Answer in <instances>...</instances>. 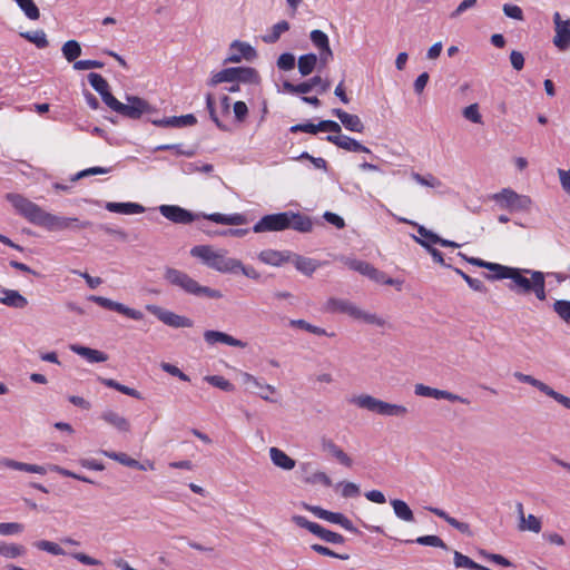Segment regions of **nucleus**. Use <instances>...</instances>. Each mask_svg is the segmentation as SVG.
Wrapping results in <instances>:
<instances>
[{
	"instance_id": "41",
	"label": "nucleus",
	"mask_w": 570,
	"mask_h": 570,
	"mask_svg": "<svg viewBox=\"0 0 570 570\" xmlns=\"http://www.w3.org/2000/svg\"><path fill=\"white\" fill-rule=\"evenodd\" d=\"M288 30H289V23L286 20H282V21L275 23L272 28V31L269 33L263 36L262 39L265 43H275L281 38V35Z\"/></svg>"
},
{
	"instance_id": "49",
	"label": "nucleus",
	"mask_w": 570,
	"mask_h": 570,
	"mask_svg": "<svg viewBox=\"0 0 570 570\" xmlns=\"http://www.w3.org/2000/svg\"><path fill=\"white\" fill-rule=\"evenodd\" d=\"M400 222L412 224L417 227V233L420 235L419 238L426 240L431 246L432 244H439L440 236L433 233L432 230L428 229L424 226L417 225L416 223H412L405 218H400Z\"/></svg>"
},
{
	"instance_id": "40",
	"label": "nucleus",
	"mask_w": 570,
	"mask_h": 570,
	"mask_svg": "<svg viewBox=\"0 0 570 570\" xmlns=\"http://www.w3.org/2000/svg\"><path fill=\"white\" fill-rule=\"evenodd\" d=\"M454 566L456 568H466L470 570H491L488 567L481 566L476 562H474L471 558L462 554L459 551H454Z\"/></svg>"
},
{
	"instance_id": "10",
	"label": "nucleus",
	"mask_w": 570,
	"mask_h": 570,
	"mask_svg": "<svg viewBox=\"0 0 570 570\" xmlns=\"http://www.w3.org/2000/svg\"><path fill=\"white\" fill-rule=\"evenodd\" d=\"M514 377L521 382V383H527L535 389H538L540 392L544 393L546 395L552 397L553 400H556L558 403H560L561 405H563L566 409H569L570 410V397L554 391L552 387H550L548 384H546L544 382L533 377L532 375H529V374H523L521 372H515L514 373Z\"/></svg>"
},
{
	"instance_id": "46",
	"label": "nucleus",
	"mask_w": 570,
	"mask_h": 570,
	"mask_svg": "<svg viewBox=\"0 0 570 570\" xmlns=\"http://www.w3.org/2000/svg\"><path fill=\"white\" fill-rule=\"evenodd\" d=\"M17 6L23 11L26 17L30 20H38L40 11L33 0H14Z\"/></svg>"
},
{
	"instance_id": "30",
	"label": "nucleus",
	"mask_w": 570,
	"mask_h": 570,
	"mask_svg": "<svg viewBox=\"0 0 570 570\" xmlns=\"http://www.w3.org/2000/svg\"><path fill=\"white\" fill-rule=\"evenodd\" d=\"M71 351L82 356L90 363H101L108 360V355L101 351L94 350L82 345H71Z\"/></svg>"
},
{
	"instance_id": "15",
	"label": "nucleus",
	"mask_w": 570,
	"mask_h": 570,
	"mask_svg": "<svg viewBox=\"0 0 570 570\" xmlns=\"http://www.w3.org/2000/svg\"><path fill=\"white\" fill-rule=\"evenodd\" d=\"M525 271L514 267L510 277L511 283L508 285L511 292L518 295H527L532 293V276L528 278Z\"/></svg>"
},
{
	"instance_id": "42",
	"label": "nucleus",
	"mask_w": 570,
	"mask_h": 570,
	"mask_svg": "<svg viewBox=\"0 0 570 570\" xmlns=\"http://www.w3.org/2000/svg\"><path fill=\"white\" fill-rule=\"evenodd\" d=\"M61 51L68 62H75L81 55V46L77 40H68L63 43Z\"/></svg>"
},
{
	"instance_id": "33",
	"label": "nucleus",
	"mask_w": 570,
	"mask_h": 570,
	"mask_svg": "<svg viewBox=\"0 0 570 570\" xmlns=\"http://www.w3.org/2000/svg\"><path fill=\"white\" fill-rule=\"evenodd\" d=\"M390 503L393 508L395 515L400 520L409 523L415 522L414 513L405 501L400 499H392Z\"/></svg>"
},
{
	"instance_id": "2",
	"label": "nucleus",
	"mask_w": 570,
	"mask_h": 570,
	"mask_svg": "<svg viewBox=\"0 0 570 570\" xmlns=\"http://www.w3.org/2000/svg\"><path fill=\"white\" fill-rule=\"evenodd\" d=\"M160 214L167 218L168 220L175 223V224H190L195 220H197L199 217H203L205 219H208L210 222L217 223V224H224V225H244L246 224L247 219L243 214H232V215H225L220 213H214V214H194L180 206L177 205H160L159 206Z\"/></svg>"
},
{
	"instance_id": "34",
	"label": "nucleus",
	"mask_w": 570,
	"mask_h": 570,
	"mask_svg": "<svg viewBox=\"0 0 570 570\" xmlns=\"http://www.w3.org/2000/svg\"><path fill=\"white\" fill-rule=\"evenodd\" d=\"M238 69L239 67H230L220 70L210 78L208 85L214 87L222 82H238Z\"/></svg>"
},
{
	"instance_id": "23",
	"label": "nucleus",
	"mask_w": 570,
	"mask_h": 570,
	"mask_svg": "<svg viewBox=\"0 0 570 570\" xmlns=\"http://www.w3.org/2000/svg\"><path fill=\"white\" fill-rule=\"evenodd\" d=\"M1 293L0 303L6 306L22 309L28 305V299L16 289L2 288Z\"/></svg>"
},
{
	"instance_id": "5",
	"label": "nucleus",
	"mask_w": 570,
	"mask_h": 570,
	"mask_svg": "<svg viewBox=\"0 0 570 570\" xmlns=\"http://www.w3.org/2000/svg\"><path fill=\"white\" fill-rule=\"evenodd\" d=\"M191 256L200 258L208 267L220 273H237L240 261L227 257L225 252H215L208 245H198L191 248Z\"/></svg>"
},
{
	"instance_id": "8",
	"label": "nucleus",
	"mask_w": 570,
	"mask_h": 570,
	"mask_svg": "<svg viewBox=\"0 0 570 570\" xmlns=\"http://www.w3.org/2000/svg\"><path fill=\"white\" fill-rule=\"evenodd\" d=\"M292 521L296 525L308 530L311 533L327 543L343 544L345 542V538L342 534L331 531L318 523L312 522L303 515H293Z\"/></svg>"
},
{
	"instance_id": "63",
	"label": "nucleus",
	"mask_w": 570,
	"mask_h": 570,
	"mask_svg": "<svg viewBox=\"0 0 570 570\" xmlns=\"http://www.w3.org/2000/svg\"><path fill=\"white\" fill-rule=\"evenodd\" d=\"M462 115L465 119L474 122V124H481L482 122V116L481 114L479 112V105L478 104H472L468 107H465L463 110H462Z\"/></svg>"
},
{
	"instance_id": "22",
	"label": "nucleus",
	"mask_w": 570,
	"mask_h": 570,
	"mask_svg": "<svg viewBox=\"0 0 570 570\" xmlns=\"http://www.w3.org/2000/svg\"><path fill=\"white\" fill-rule=\"evenodd\" d=\"M101 420L117 429L119 432L127 433L130 431V422L125 416L112 410L104 411L101 413Z\"/></svg>"
},
{
	"instance_id": "47",
	"label": "nucleus",
	"mask_w": 570,
	"mask_h": 570,
	"mask_svg": "<svg viewBox=\"0 0 570 570\" xmlns=\"http://www.w3.org/2000/svg\"><path fill=\"white\" fill-rule=\"evenodd\" d=\"M405 542L406 543L416 542V543H419L421 546H430V547H436V548H441V549L448 550L446 543L440 537L433 535V534L422 535V537H419L415 540H406Z\"/></svg>"
},
{
	"instance_id": "48",
	"label": "nucleus",
	"mask_w": 570,
	"mask_h": 570,
	"mask_svg": "<svg viewBox=\"0 0 570 570\" xmlns=\"http://www.w3.org/2000/svg\"><path fill=\"white\" fill-rule=\"evenodd\" d=\"M21 37L35 43L40 49H43L49 45L47 36L43 30L27 31L21 33Z\"/></svg>"
},
{
	"instance_id": "54",
	"label": "nucleus",
	"mask_w": 570,
	"mask_h": 570,
	"mask_svg": "<svg viewBox=\"0 0 570 570\" xmlns=\"http://www.w3.org/2000/svg\"><path fill=\"white\" fill-rule=\"evenodd\" d=\"M309 39L313 43V46L317 49H326V47L330 46L328 37L325 32L322 30L315 29L311 32Z\"/></svg>"
},
{
	"instance_id": "1",
	"label": "nucleus",
	"mask_w": 570,
	"mask_h": 570,
	"mask_svg": "<svg viewBox=\"0 0 570 570\" xmlns=\"http://www.w3.org/2000/svg\"><path fill=\"white\" fill-rule=\"evenodd\" d=\"M6 198L13 206L16 212L29 223L50 232L83 229L91 226L89 220L80 222L76 217H63L50 214L20 194H7Z\"/></svg>"
},
{
	"instance_id": "7",
	"label": "nucleus",
	"mask_w": 570,
	"mask_h": 570,
	"mask_svg": "<svg viewBox=\"0 0 570 570\" xmlns=\"http://www.w3.org/2000/svg\"><path fill=\"white\" fill-rule=\"evenodd\" d=\"M492 199L503 209L510 212H529L532 200L527 195H520L511 188H503L492 195Z\"/></svg>"
},
{
	"instance_id": "24",
	"label": "nucleus",
	"mask_w": 570,
	"mask_h": 570,
	"mask_svg": "<svg viewBox=\"0 0 570 570\" xmlns=\"http://www.w3.org/2000/svg\"><path fill=\"white\" fill-rule=\"evenodd\" d=\"M288 228L299 233H309L313 228L312 219L303 214L288 212Z\"/></svg>"
},
{
	"instance_id": "44",
	"label": "nucleus",
	"mask_w": 570,
	"mask_h": 570,
	"mask_svg": "<svg viewBox=\"0 0 570 570\" xmlns=\"http://www.w3.org/2000/svg\"><path fill=\"white\" fill-rule=\"evenodd\" d=\"M261 77L258 71L252 67H239L238 69V83L258 85Z\"/></svg>"
},
{
	"instance_id": "59",
	"label": "nucleus",
	"mask_w": 570,
	"mask_h": 570,
	"mask_svg": "<svg viewBox=\"0 0 570 570\" xmlns=\"http://www.w3.org/2000/svg\"><path fill=\"white\" fill-rule=\"evenodd\" d=\"M443 390L426 386L424 384H416L414 393L419 396L433 397L441 400Z\"/></svg>"
},
{
	"instance_id": "31",
	"label": "nucleus",
	"mask_w": 570,
	"mask_h": 570,
	"mask_svg": "<svg viewBox=\"0 0 570 570\" xmlns=\"http://www.w3.org/2000/svg\"><path fill=\"white\" fill-rule=\"evenodd\" d=\"M527 274L532 276V293L539 301L547 298L546 294V274L540 271L524 269Z\"/></svg>"
},
{
	"instance_id": "17",
	"label": "nucleus",
	"mask_w": 570,
	"mask_h": 570,
	"mask_svg": "<svg viewBox=\"0 0 570 570\" xmlns=\"http://www.w3.org/2000/svg\"><path fill=\"white\" fill-rule=\"evenodd\" d=\"M326 140L347 151L371 153L367 147L345 135H328L326 136Z\"/></svg>"
},
{
	"instance_id": "60",
	"label": "nucleus",
	"mask_w": 570,
	"mask_h": 570,
	"mask_svg": "<svg viewBox=\"0 0 570 570\" xmlns=\"http://www.w3.org/2000/svg\"><path fill=\"white\" fill-rule=\"evenodd\" d=\"M206 108L209 112L210 119L216 124V126L222 130H227V126L224 125L216 115L215 100L212 94L206 95Z\"/></svg>"
},
{
	"instance_id": "21",
	"label": "nucleus",
	"mask_w": 570,
	"mask_h": 570,
	"mask_svg": "<svg viewBox=\"0 0 570 570\" xmlns=\"http://www.w3.org/2000/svg\"><path fill=\"white\" fill-rule=\"evenodd\" d=\"M196 122H197V119L193 114L183 115V116L165 117L159 120H153V124L158 127H176V128L193 126Z\"/></svg>"
},
{
	"instance_id": "43",
	"label": "nucleus",
	"mask_w": 570,
	"mask_h": 570,
	"mask_svg": "<svg viewBox=\"0 0 570 570\" xmlns=\"http://www.w3.org/2000/svg\"><path fill=\"white\" fill-rule=\"evenodd\" d=\"M289 325L292 327H297L318 336L326 335L332 337L335 335L334 333H327L326 330L322 327L309 324L305 320H291Z\"/></svg>"
},
{
	"instance_id": "18",
	"label": "nucleus",
	"mask_w": 570,
	"mask_h": 570,
	"mask_svg": "<svg viewBox=\"0 0 570 570\" xmlns=\"http://www.w3.org/2000/svg\"><path fill=\"white\" fill-rule=\"evenodd\" d=\"M0 468H6V469H10V470H16V471H22V472H28V473H37V474H41V475L47 473L46 468L42 465L19 462L13 459L4 458V456L0 458Z\"/></svg>"
},
{
	"instance_id": "12",
	"label": "nucleus",
	"mask_w": 570,
	"mask_h": 570,
	"mask_svg": "<svg viewBox=\"0 0 570 570\" xmlns=\"http://www.w3.org/2000/svg\"><path fill=\"white\" fill-rule=\"evenodd\" d=\"M89 299L104 308L115 311L135 321H140L144 317V314L140 311L130 308L107 297L91 295Z\"/></svg>"
},
{
	"instance_id": "39",
	"label": "nucleus",
	"mask_w": 570,
	"mask_h": 570,
	"mask_svg": "<svg viewBox=\"0 0 570 570\" xmlns=\"http://www.w3.org/2000/svg\"><path fill=\"white\" fill-rule=\"evenodd\" d=\"M488 271L493 272V275L487 274L485 277L488 279H510L514 267L504 266L498 263H490V266H487Z\"/></svg>"
},
{
	"instance_id": "58",
	"label": "nucleus",
	"mask_w": 570,
	"mask_h": 570,
	"mask_svg": "<svg viewBox=\"0 0 570 570\" xmlns=\"http://www.w3.org/2000/svg\"><path fill=\"white\" fill-rule=\"evenodd\" d=\"M553 311L564 322H570V301L558 299L553 303Z\"/></svg>"
},
{
	"instance_id": "14",
	"label": "nucleus",
	"mask_w": 570,
	"mask_h": 570,
	"mask_svg": "<svg viewBox=\"0 0 570 570\" xmlns=\"http://www.w3.org/2000/svg\"><path fill=\"white\" fill-rule=\"evenodd\" d=\"M553 22L556 31L553 43L558 49L564 51L570 47V19L562 20L561 14L554 12Z\"/></svg>"
},
{
	"instance_id": "9",
	"label": "nucleus",
	"mask_w": 570,
	"mask_h": 570,
	"mask_svg": "<svg viewBox=\"0 0 570 570\" xmlns=\"http://www.w3.org/2000/svg\"><path fill=\"white\" fill-rule=\"evenodd\" d=\"M146 309L156 316L160 322L173 328L191 327L194 325V321L191 318L184 315H178L155 304L146 305Z\"/></svg>"
},
{
	"instance_id": "50",
	"label": "nucleus",
	"mask_w": 570,
	"mask_h": 570,
	"mask_svg": "<svg viewBox=\"0 0 570 570\" xmlns=\"http://www.w3.org/2000/svg\"><path fill=\"white\" fill-rule=\"evenodd\" d=\"M341 261L346 265L350 269L360 273L365 276V274L370 271L371 264L365 261H360L350 257H342Z\"/></svg>"
},
{
	"instance_id": "4",
	"label": "nucleus",
	"mask_w": 570,
	"mask_h": 570,
	"mask_svg": "<svg viewBox=\"0 0 570 570\" xmlns=\"http://www.w3.org/2000/svg\"><path fill=\"white\" fill-rule=\"evenodd\" d=\"M102 101L117 114L129 118L139 119L144 114H148L153 110L147 100L137 96H126V104L120 102L110 90L101 95Z\"/></svg>"
},
{
	"instance_id": "51",
	"label": "nucleus",
	"mask_w": 570,
	"mask_h": 570,
	"mask_svg": "<svg viewBox=\"0 0 570 570\" xmlns=\"http://www.w3.org/2000/svg\"><path fill=\"white\" fill-rule=\"evenodd\" d=\"M341 261L346 265L350 269L360 273L365 276V274L370 271L371 264L365 261H360L350 257H342Z\"/></svg>"
},
{
	"instance_id": "28",
	"label": "nucleus",
	"mask_w": 570,
	"mask_h": 570,
	"mask_svg": "<svg viewBox=\"0 0 570 570\" xmlns=\"http://www.w3.org/2000/svg\"><path fill=\"white\" fill-rule=\"evenodd\" d=\"M269 458L274 465L285 471L293 470L296 465L295 460L278 448L269 449Z\"/></svg>"
},
{
	"instance_id": "16",
	"label": "nucleus",
	"mask_w": 570,
	"mask_h": 570,
	"mask_svg": "<svg viewBox=\"0 0 570 570\" xmlns=\"http://www.w3.org/2000/svg\"><path fill=\"white\" fill-rule=\"evenodd\" d=\"M204 340L208 345H215L217 343H223L234 347L244 348L247 346L246 342H243L238 338H235L224 332L207 330L204 332Z\"/></svg>"
},
{
	"instance_id": "13",
	"label": "nucleus",
	"mask_w": 570,
	"mask_h": 570,
	"mask_svg": "<svg viewBox=\"0 0 570 570\" xmlns=\"http://www.w3.org/2000/svg\"><path fill=\"white\" fill-rule=\"evenodd\" d=\"M257 57V52L249 43L234 40L229 46V55L225 59V63H238L243 59L252 61Z\"/></svg>"
},
{
	"instance_id": "25",
	"label": "nucleus",
	"mask_w": 570,
	"mask_h": 570,
	"mask_svg": "<svg viewBox=\"0 0 570 570\" xmlns=\"http://www.w3.org/2000/svg\"><path fill=\"white\" fill-rule=\"evenodd\" d=\"M315 82H322V78L320 76H314L313 78L308 79L307 81L301 82L298 85H294L288 80H285L283 82V89L287 94L292 95H305L309 92L314 87Z\"/></svg>"
},
{
	"instance_id": "6",
	"label": "nucleus",
	"mask_w": 570,
	"mask_h": 570,
	"mask_svg": "<svg viewBox=\"0 0 570 570\" xmlns=\"http://www.w3.org/2000/svg\"><path fill=\"white\" fill-rule=\"evenodd\" d=\"M350 403L383 416L404 417L409 412L404 405L389 403L370 394L353 396L350 399Z\"/></svg>"
},
{
	"instance_id": "11",
	"label": "nucleus",
	"mask_w": 570,
	"mask_h": 570,
	"mask_svg": "<svg viewBox=\"0 0 570 570\" xmlns=\"http://www.w3.org/2000/svg\"><path fill=\"white\" fill-rule=\"evenodd\" d=\"M288 228V212L263 216L253 227L254 233L281 232Z\"/></svg>"
},
{
	"instance_id": "52",
	"label": "nucleus",
	"mask_w": 570,
	"mask_h": 570,
	"mask_svg": "<svg viewBox=\"0 0 570 570\" xmlns=\"http://www.w3.org/2000/svg\"><path fill=\"white\" fill-rule=\"evenodd\" d=\"M88 81L91 87L101 96L104 92L109 90V83L107 80L99 73L90 72L88 75Z\"/></svg>"
},
{
	"instance_id": "3",
	"label": "nucleus",
	"mask_w": 570,
	"mask_h": 570,
	"mask_svg": "<svg viewBox=\"0 0 570 570\" xmlns=\"http://www.w3.org/2000/svg\"><path fill=\"white\" fill-rule=\"evenodd\" d=\"M164 277L170 285L181 288L185 293L189 295H194L197 297L204 296L208 298L223 297L220 291L198 284L188 274L179 269L167 267Z\"/></svg>"
},
{
	"instance_id": "61",
	"label": "nucleus",
	"mask_w": 570,
	"mask_h": 570,
	"mask_svg": "<svg viewBox=\"0 0 570 570\" xmlns=\"http://www.w3.org/2000/svg\"><path fill=\"white\" fill-rule=\"evenodd\" d=\"M519 529L522 530V531L523 530H529V531H532L534 533H539L541 531V521L535 515L529 514L525 518V522L521 521V523L519 525Z\"/></svg>"
},
{
	"instance_id": "29",
	"label": "nucleus",
	"mask_w": 570,
	"mask_h": 570,
	"mask_svg": "<svg viewBox=\"0 0 570 570\" xmlns=\"http://www.w3.org/2000/svg\"><path fill=\"white\" fill-rule=\"evenodd\" d=\"M258 258L265 264L279 266L291 259V253L278 252L275 249H265L259 253Z\"/></svg>"
},
{
	"instance_id": "37",
	"label": "nucleus",
	"mask_w": 570,
	"mask_h": 570,
	"mask_svg": "<svg viewBox=\"0 0 570 570\" xmlns=\"http://www.w3.org/2000/svg\"><path fill=\"white\" fill-rule=\"evenodd\" d=\"M318 58L315 53H306L298 58L297 67L299 73L305 77L313 72L317 65Z\"/></svg>"
},
{
	"instance_id": "64",
	"label": "nucleus",
	"mask_w": 570,
	"mask_h": 570,
	"mask_svg": "<svg viewBox=\"0 0 570 570\" xmlns=\"http://www.w3.org/2000/svg\"><path fill=\"white\" fill-rule=\"evenodd\" d=\"M304 481L308 484L322 483L325 487L332 485V480L330 479V476L325 472H321V471L315 472L308 476H305Z\"/></svg>"
},
{
	"instance_id": "62",
	"label": "nucleus",
	"mask_w": 570,
	"mask_h": 570,
	"mask_svg": "<svg viewBox=\"0 0 570 570\" xmlns=\"http://www.w3.org/2000/svg\"><path fill=\"white\" fill-rule=\"evenodd\" d=\"M278 69L289 71L295 67V56L291 52L282 53L276 62Z\"/></svg>"
},
{
	"instance_id": "38",
	"label": "nucleus",
	"mask_w": 570,
	"mask_h": 570,
	"mask_svg": "<svg viewBox=\"0 0 570 570\" xmlns=\"http://www.w3.org/2000/svg\"><path fill=\"white\" fill-rule=\"evenodd\" d=\"M240 376H242L243 384L250 392H254L256 389L265 390V391H268L269 393L276 392V389L273 385L263 384L262 382L258 381V379H256L255 376H253L249 373L244 372V373H242Z\"/></svg>"
},
{
	"instance_id": "36",
	"label": "nucleus",
	"mask_w": 570,
	"mask_h": 570,
	"mask_svg": "<svg viewBox=\"0 0 570 570\" xmlns=\"http://www.w3.org/2000/svg\"><path fill=\"white\" fill-rule=\"evenodd\" d=\"M101 453L104 455H106L107 458L112 459L125 466L138 469V470H145V464L140 463L136 459L128 456L126 453L109 452V451H101Z\"/></svg>"
},
{
	"instance_id": "32",
	"label": "nucleus",
	"mask_w": 570,
	"mask_h": 570,
	"mask_svg": "<svg viewBox=\"0 0 570 570\" xmlns=\"http://www.w3.org/2000/svg\"><path fill=\"white\" fill-rule=\"evenodd\" d=\"M288 262H292L297 271L307 276H311L318 267L316 261L297 254H291V259Z\"/></svg>"
},
{
	"instance_id": "19",
	"label": "nucleus",
	"mask_w": 570,
	"mask_h": 570,
	"mask_svg": "<svg viewBox=\"0 0 570 570\" xmlns=\"http://www.w3.org/2000/svg\"><path fill=\"white\" fill-rule=\"evenodd\" d=\"M332 114L340 119L342 125L350 131L363 132L364 124L357 115H352L341 108H334Z\"/></svg>"
},
{
	"instance_id": "26",
	"label": "nucleus",
	"mask_w": 570,
	"mask_h": 570,
	"mask_svg": "<svg viewBox=\"0 0 570 570\" xmlns=\"http://www.w3.org/2000/svg\"><path fill=\"white\" fill-rule=\"evenodd\" d=\"M322 449L328 453H331L341 464L351 468L353 464V460L340 448L337 446L331 439L323 438L322 439Z\"/></svg>"
},
{
	"instance_id": "35",
	"label": "nucleus",
	"mask_w": 570,
	"mask_h": 570,
	"mask_svg": "<svg viewBox=\"0 0 570 570\" xmlns=\"http://www.w3.org/2000/svg\"><path fill=\"white\" fill-rule=\"evenodd\" d=\"M304 508L308 511H311L314 515H316L320 519L326 520L331 523L340 524L344 514L340 512H332L328 510H325L318 505H309L304 504Z\"/></svg>"
},
{
	"instance_id": "56",
	"label": "nucleus",
	"mask_w": 570,
	"mask_h": 570,
	"mask_svg": "<svg viewBox=\"0 0 570 570\" xmlns=\"http://www.w3.org/2000/svg\"><path fill=\"white\" fill-rule=\"evenodd\" d=\"M354 318L377 326H384L386 324L385 320H383L382 317L377 316L376 314L364 312L361 308H357V313L355 314Z\"/></svg>"
},
{
	"instance_id": "20",
	"label": "nucleus",
	"mask_w": 570,
	"mask_h": 570,
	"mask_svg": "<svg viewBox=\"0 0 570 570\" xmlns=\"http://www.w3.org/2000/svg\"><path fill=\"white\" fill-rule=\"evenodd\" d=\"M357 306L347 299H341L331 297L325 305V311L330 313H342L347 314L351 317H355L357 313Z\"/></svg>"
},
{
	"instance_id": "53",
	"label": "nucleus",
	"mask_w": 570,
	"mask_h": 570,
	"mask_svg": "<svg viewBox=\"0 0 570 570\" xmlns=\"http://www.w3.org/2000/svg\"><path fill=\"white\" fill-rule=\"evenodd\" d=\"M33 546L41 550V551H46L48 553H51L53 556H62L65 554V550L56 542H51V541H48V540H40V541H36L33 543Z\"/></svg>"
},
{
	"instance_id": "55",
	"label": "nucleus",
	"mask_w": 570,
	"mask_h": 570,
	"mask_svg": "<svg viewBox=\"0 0 570 570\" xmlns=\"http://www.w3.org/2000/svg\"><path fill=\"white\" fill-rule=\"evenodd\" d=\"M205 380L213 386L218 387L226 392L234 391V385L226 380L224 376L220 375H208L205 376Z\"/></svg>"
},
{
	"instance_id": "45",
	"label": "nucleus",
	"mask_w": 570,
	"mask_h": 570,
	"mask_svg": "<svg viewBox=\"0 0 570 570\" xmlns=\"http://www.w3.org/2000/svg\"><path fill=\"white\" fill-rule=\"evenodd\" d=\"M26 553V548L17 543H0V556L6 558H18Z\"/></svg>"
},
{
	"instance_id": "27",
	"label": "nucleus",
	"mask_w": 570,
	"mask_h": 570,
	"mask_svg": "<svg viewBox=\"0 0 570 570\" xmlns=\"http://www.w3.org/2000/svg\"><path fill=\"white\" fill-rule=\"evenodd\" d=\"M108 212L124 215H134L145 212V207L137 203H114L108 202L105 206Z\"/></svg>"
},
{
	"instance_id": "57",
	"label": "nucleus",
	"mask_w": 570,
	"mask_h": 570,
	"mask_svg": "<svg viewBox=\"0 0 570 570\" xmlns=\"http://www.w3.org/2000/svg\"><path fill=\"white\" fill-rule=\"evenodd\" d=\"M412 237H413V239H414L417 244H420L422 247H424V248H425V249L431 254V256L433 257V261H434L435 263H439V264H441V265H443V266H448V265L444 263L443 254H442L439 249L434 248V247H433V246H431L426 240H423V239L419 238V237H417V236H415V235H412Z\"/></svg>"
}]
</instances>
